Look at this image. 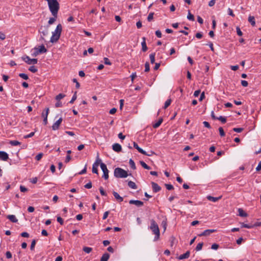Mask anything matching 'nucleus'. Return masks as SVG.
Listing matches in <instances>:
<instances>
[{
	"label": "nucleus",
	"mask_w": 261,
	"mask_h": 261,
	"mask_svg": "<svg viewBox=\"0 0 261 261\" xmlns=\"http://www.w3.org/2000/svg\"><path fill=\"white\" fill-rule=\"evenodd\" d=\"M49 9L52 15L57 17L58 11L60 8V5L57 0H48L47 1Z\"/></svg>",
	"instance_id": "f257e3e1"
},
{
	"label": "nucleus",
	"mask_w": 261,
	"mask_h": 261,
	"mask_svg": "<svg viewBox=\"0 0 261 261\" xmlns=\"http://www.w3.org/2000/svg\"><path fill=\"white\" fill-rule=\"evenodd\" d=\"M149 229L151 230L153 234L155 235L153 241L156 242L158 241L160 239V229L158 224L153 219H151L150 220V226H149Z\"/></svg>",
	"instance_id": "f03ea898"
},
{
	"label": "nucleus",
	"mask_w": 261,
	"mask_h": 261,
	"mask_svg": "<svg viewBox=\"0 0 261 261\" xmlns=\"http://www.w3.org/2000/svg\"><path fill=\"white\" fill-rule=\"evenodd\" d=\"M128 175L126 171L119 167L115 168L114 171V175L116 178H125Z\"/></svg>",
	"instance_id": "7ed1b4c3"
},
{
	"label": "nucleus",
	"mask_w": 261,
	"mask_h": 261,
	"mask_svg": "<svg viewBox=\"0 0 261 261\" xmlns=\"http://www.w3.org/2000/svg\"><path fill=\"white\" fill-rule=\"evenodd\" d=\"M100 165V168L103 173L102 177H103L105 179L107 180L109 178V170L107 169V166L103 163H101Z\"/></svg>",
	"instance_id": "20e7f679"
},
{
	"label": "nucleus",
	"mask_w": 261,
	"mask_h": 261,
	"mask_svg": "<svg viewBox=\"0 0 261 261\" xmlns=\"http://www.w3.org/2000/svg\"><path fill=\"white\" fill-rule=\"evenodd\" d=\"M22 59L28 64H35L37 63V59H30L29 56H25L22 57Z\"/></svg>",
	"instance_id": "39448f33"
},
{
	"label": "nucleus",
	"mask_w": 261,
	"mask_h": 261,
	"mask_svg": "<svg viewBox=\"0 0 261 261\" xmlns=\"http://www.w3.org/2000/svg\"><path fill=\"white\" fill-rule=\"evenodd\" d=\"M101 161L98 158H97L96 162L93 164L92 166V172L94 173L98 174V166L99 162Z\"/></svg>",
	"instance_id": "423d86ee"
},
{
	"label": "nucleus",
	"mask_w": 261,
	"mask_h": 261,
	"mask_svg": "<svg viewBox=\"0 0 261 261\" xmlns=\"http://www.w3.org/2000/svg\"><path fill=\"white\" fill-rule=\"evenodd\" d=\"M62 121V118H60L57 121H56L53 124L52 129L54 130L58 129Z\"/></svg>",
	"instance_id": "0eeeda50"
},
{
	"label": "nucleus",
	"mask_w": 261,
	"mask_h": 261,
	"mask_svg": "<svg viewBox=\"0 0 261 261\" xmlns=\"http://www.w3.org/2000/svg\"><path fill=\"white\" fill-rule=\"evenodd\" d=\"M134 144V147L136 149H137V150L141 153L144 154V155H147V156H149L150 155L147 154V152L144 151V150H143L141 148H140L138 144L136 142H134L133 143Z\"/></svg>",
	"instance_id": "6e6552de"
},
{
	"label": "nucleus",
	"mask_w": 261,
	"mask_h": 261,
	"mask_svg": "<svg viewBox=\"0 0 261 261\" xmlns=\"http://www.w3.org/2000/svg\"><path fill=\"white\" fill-rule=\"evenodd\" d=\"M129 203L130 204H135L138 207H141L143 205V202L138 200H130L129 201Z\"/></svg>",
	"instance_id": "1a4fd4ad"
},
{
	"label": "nucleus",
	"mask_w": 261,
	"mask_h": 261,
	"mask_svg": "<svg viewBox=\"0 0 261 261\" xmlns=\"http://www.w3.org/2000/svg\"><path fill=\"white\" fill-rule=\"evenodd\" d=\"M152 190L154 193L159 192L161 190V188L155 182H151Z\"/></svg>",
	"instance_id": "9d476101"
},
{
	"label": "nucleus",
	"mask_w": 261,
	"mask_h": 261,
	"mask_svg": "<svg viewBox=\"0 0 261 261\" xmlns=\"http://www.w3.org/2000/svg\"><path fill=\"white\" fill-rule=\"evenodd\" d=\"M46 112L45 113H42V116L43 117V123L44 124V125H46L47 123V116H48V113H49V108H46Z\"/></svg>",
	"instance_id": "9b49d317"
},
{
	"label": "nucleus",
	"mask_w": 261,
	"mask_h": 261,
	"mask_svg": "<svg viewBox=\"0 0 261 261\" xmlns=\"http://www.w3.org/2000/svg\"><path fill=\"white\" fill-rule=\"evenodd\" d=\"M216 231L215 229H206L204 230L203 232L198 234V236H207L210 235L211 233L214 232Z\"/></svg>",
	"instance_id": "f8f14e48"
},
{
	"label": "nucleus",
	"mask_w": 261,
	"mask_h": 261,
	"mask_svg": "<svg viewBox=\"0 0 261 261\" xmlns=\"http://www.w3.org/2000/svg\"><path fill=\"white\" fill-rule=\"evenodd\" d=\"M8 154L5 151H0V159L3 161H7L8 159Z\"/></svg>",
	"instance_id": "ddd939ff"
},
{
	"label": "nucleus",
	"mask_w": 261,
	"mask_h": 261,
	"mask_svg": "<svg viewBox=\"0 0 261 261\" xmlns=\"http://www.w3.org/2000/svg\"><path fill=\"white\" fill-rule=\"evenodd\" d=\"M60 35L59 34H55L53 33L52 36L50 38V41L51 43H55L60 38Z\"/></svg>",
	"instance_id": "4468645a"
},
{
	"label": "nucleus",
	"mask_w": 261,
	"mask_h": 261,
	"mask_svg": "<svg viewBox=\"0 0 261 261\" xmlns=\"http://www.w3.org/2000/svg\"><path fill=\"white\" fill-rule=\"evenodd\" d=\"M113 150L116 152H119L121 151V146L118 143H115L112 146Z\"/></svg>",
	"instance_id": "2eb2a0df"
},
{
	"label": "nucleus",
	"mask_w": 261,
	"mask_h": 261,
	"mask_svg": "<svg viewBox=\"0 0 261 261\" xmlns=\"http://www.w3.org/2000/svg\"><path fill=\"white\" fill-rule=\"evenodd\" d=\"M62 30V25L61 24H59L57 25L55 31L53 32V33H54L55 34H59V35L61 36Z\"/></svg>",
	"instance_id": "dca6fc26"
},
{
	"label": "nucleus",
	"mask_w": 261,
	"mask_h": 261,
	"mask_svg": "<svg viewBox=\"0 0 261 261\" xmlns=\"http://www.w3.org/2000/svg\"><path fill=\"white\" fill-rule=\"evenodd\" d=\"M62 30V25L61 24H59L57 25L55 31L53 32V33H54L55 34H59V35L61 36Z\"/></svg>",
	"instance_id": "f3484780"
},
{
	"label": "nucleus",
	"mask_w": 261,
	"mask_h": 261,
	"mask_svg": "<svg viewBox=\"0 0 261 261\" xmlns=\"http://www.w3.org/2000/svg\"><path fill=\"white\" fill-rule=\"evenodd\" d=\"M35 50H37L40 54L45 53L47 51V49L43 45H42L39 47V48L35 47Z\"/></svg>",
	"instance_id": "a211bd4d"
},
{
	"label": "nucleus",
	"mask_w": 261,
	"mask_h": 261,
	"mask_svg": "<svg viewBox=\"0 0 261 261\" xmlns=\"http://www.w3.org/2000/svg\"><path fill=\"white\" fill-rule=\"evenodd\" d=\"M190 255V252L189 251H187L185 253L181 254L180 256L178 257V259L180 260H182L184 259L188 258L189 257Z\"/></svg>",
	"instance_id": "6ab92c4d"
},
{
	"label": "nucleus",
	"mask_w": 261,
	"mask_h": 261,
	"mask_svg": "<svg viewBox=\"0 0 261 261\" xmlns=\"http://www.w3.org/2000/svg\"><path fill=\"white\" fill-rule=\"evenodd\" d=\"M143 41L141 42L142 45V50L143 52H145L147 51L148 48L146 43V38L145 37L142 38Z\"/></svg>",
	"instance_id": "aec40b11"
},
{
	"label": "nucleus",
	"mask_w": 261,
	"mask_h": 261,
	"mask_svg": "<svg viewBox=\"0 0 261 261\" xmlns=\"http://www.w3.org/2000/svg\"><path fill=\"white\" fill-rule=\"evenodd\" d=\"M7 218L12 222L16 223L18 221L17 219L16 218L15 215H9L7 216Z\"/></svg>",
	"instance_id": "412c9836"
},
{
	"label": "nucleus",
	"mask_w": 261,
	"mask_h": 261,
	"mask_svg": "<svg viewBox=\"0 0 261 261\" xmlns=\"http://www.w3.org/2000/svg\"><path fill=\"white\" fill-rule=\"evenodd\" d=\"M113 194L114 195V196L115 197V198L119 202H122L123 201V197H122L121 196H120L119 194L115 192V191H113Z\"/></svg>",
	"instance_id": "4be33fe9"
},
{
	"label": "nucleus",
	"mask_w": 261,
	"mask_h": 261,
	"mask_svg": "<svg viewBox=\"0 0 261 261\" xmlns=\"http://www.w3.org/2000/svg\"><path fill=\"white\" fill-rule=\"evenodd\" d=\"M221 198V196H220V197H213V196H207V199L208 200L213 201V202H216L218 200L220 199Z\"/></svg>",
	"instance_id": "5701e85b"
},
{
	"label": "nucleus",
	"mask_w": 261,
	"mask_h": 261,
	"mask_svg": "<svg viewBox=\"0 0 261 261\" xmlns=\"http://www.w3.org/2000/svg\"><path fill=\"white\" fill-rule=\"evenodd\" d=\"M110 257V255L108 253H104L100 258V261H108Z\"/></svg>",
	"instance_id": "b1692460"
},
{
	"label": "nucleus",
	"mask_w": 261,
	"mask_h": 261,
	"mask_svg": "<svg viewBox=\"0 0 261 261\" xmlns=\"http://www.w3.org/2000/svg\"><path fill=\"white\" fill-rule=\"evenodd\" d=\"M128 186L133 189H137V186H136V184L132 181H129L128 182Z\"/></svg>",
	"instance_id": "393cba45"
},
{
	"label": "nucleus",
	"mask_w": 261,
	"mask_h": 261,
	"mask_svg": "<svg viewBox=\"0 0 261 261\" xmlns=\"http://www.w3.org/2000/svg\"><path fill=\"white\" fill-rule=\"evenodd\" d=\"M162 122H163V119L162 118H160L159 119V120L156 123H155L154 124H153V128H158V127H159L160 125L162 123Z\"/></svg>",
	"instance_id": "a878e982"
},
{
	"label": "nucleus",
	"mask_w": 261,
	"mask_h": 261,
	"mask_svg": "<svg viewBox=\"0 0 261 261\" xmlns=\"http://www.w3.org/2000/svg\"><path fill=\"white\" fill-rule=\"evenodd\" d=\"M40 33L42 34V36H41V38L42 40H44L43 37L47 35L48 34V29L46 28H44V30L40 31Z\"/></svg>",
	"instance_id": "bb28decb"
},
{
	"label": "nucleus",
	"mask_w": 261,
	"mask_h": 261,
	"mask_svg": "<svg viewBox=\"0 0 261 261\" xmlns=\"http://www.w3.org/2000/svg\"><path fill=\"white\" fill-rule=\"evenodd\" d=\"M248 21L252 26H254L255 24V21L254 16H250L248 18Z\"/></svg>",
	"instance_id": "cd10ccee"
},
{
	"label": "nucleus",
	"mask_w": 261,
	"mask_h": 261,
	"mask_svg": "<svg viewBox=\"0 0 261 261\" xmlns=\"http://www.w3.org/2000/svg\"><path fill=\"white\" fill-rule=\"evenodd\" d=\"M140 163L141 165L144 168L147 170H150L151 169L150 167L148 166L144 162L140 161Z\"/></svg>",
	"instance_id": "c85d7f7f"
},
{
	"label": "nucleus",
	"mask_w": 261,
	"mask_h": 261,
	"mask_svg": "<svg viewBox=\"0 0 261 261\" xmlns=\"http://www.w3.org/2000/svg\"><path fill=\"white\" fill-rule=\"evenodd\" d=\"M238 212L239 213V216L241 217H246L247 216V213L244 212V211L242 208H239Z\"/></svg>",
	"instance_id": "c756f323"
},
{
	"label": "nucleus",
	"mask_w": 261,
	"mask_h": 261,
	"mask_svg": "<svg viewBox=\"0 0 261 261\" xmlns=\"http://www.w3.org/2000/svg\"><path fill=\"white\" fill-rule=\"evenodd\" d=\"M150 62L151 64H154L155 62V53H152L149 55Z\"/></svg>",
	"instance_id": "7c9ffc66"
},
{
	"label": "nucleus",
	"mask_w": 261,
	"mask_h": 261,
	"mask_svg": "<svg viewBox=\"0 0 261 261\" xmlns=\"http://www.w3.org/2000/svg\"><path fill=\"white\" fill-rule=\"evenodd\" d=\"M129 164L130 167L133 169H134V170L136 169V167L135 163L132 159L129 160Z\"/></svg>",
	"instance_id": "2f4dec72"
},
{
	"label": "nucleus",
	"mask_w": 261,
	"mask_h": 261,
	"mask_svg": "<svg viewBox=\"0 0 261 261\" xmlns=\"http://www.w3.org/2000/svg\"><path fill=\"white\" fill-rule=\"evenodd\" d=\"M9 143L12 146H17L20 144V142L16 140L10 141Z\"/></svg>",
	"instance_id": "473e14b6"
},
{
	"label": "nucleus",
	"mask_w": 261,
	"mask_h": 261,
	"mask_svg": "<svg viewBox=\"0 0 261 261\" xmlns=\"http://www.w3.org/2000/svg\"><path fill=\"white\" fill-rule=\"evenodd\" d=\"M83 250L85 252L87 253H89L92 251V248L89 247H84Z\"/></svg>",
	"instance_id": "72a5a7b5"
},
{
	"label": "nucleus",
	"mask_w": 261,
	"mask_h": 261,
	"mask_svg": "<svg viewBox=\"0 0 261 261\" xmlns=\"http://www.w3.org/2000/svg\"><path fill=\"white\" fill-rule=\"evenodd\" d=\"M65 96V94L60 93L56 96V99L57 101H60L61 99L63 98Z\"/></svg>",
	"instance_id": "f704fd0d"
},
{
	"label": "nucleus",
	"mask_w": 261,
	"mask_h": 261,
	"mask_svg": "<svg viewBox=\"0 0 261 261\" xmlns=\"http://www.w3.org/2000/svg\"><path fill=\"white\" fill-rule=\"evenodd\" d=\"M203 245V243H198L197 244L196 248H195V250L197 251H200V250L202 249Z\"/></svg>",
	"instance_id": "c9c22d12"
},
{
	"label": "nucleus",
	"mask_w": 261,
	"mask_h": 261,
	"mask_svg": "<svg viewBox=\"0 0 261 261\" xmlns=\"http://www.w3.org/2000/svg\"><path fill=\"white\" fill-rule=\"evenodd\" d=\"M187 18L190 20H191V21H194V16L193 14H192L191 13H190V11H189V12H188V15L187 16Z\"/></svg>",
	"instance_id": "e433bc0d"
},
{
	"label": "nucleus",
	"mask_w": 261,
	"mask_h": 261,
	"mask_svg": "<svg viewBox=\"0 0 261 261\" xmlns=\"http://www.w3.org/2000/svg\"><path fill=\"white\" fill-rule=\"evenodd\" d=\"M29 70L33 73H35L38 70L37 68L35 66H30Z\"/></svg>",
	"instance_id": "4c0bfd02"
},
{
	"label": "nucleus",
	"mask_w": 261,
	"mask_h": 261,
	"mask_svg": "<svg viewBox=\"0 0 261 261\" xmlns=\"http://www.w3.org/2000/svg\"><path fill=\"white\" fill-rule=\"evenodd\" d=\"M171 102V100L170 99H167L165 102L164 108L166 109L167 107H168L170 105Z\"/></svg>",
	"instance_id": "58836bf2"
},
{
	"label": "nucleus",
	"mask_w": 261,
	"mask_h": 261,
	"mask_svg": "<svg viewBox=\"0 0 261 261\" xmlns=\"http://www.w3.org/2000/svg\"><path fill=\"white\" fill-rule=\"evenodd\" d=\"M217 119L221 121V122L222 123H225L226 122V117H223V116H220L219 117H217Z\"/></svg>",
	"instance_id": "ea45409f"
},
{
	"label": "nucleus",
	"mask_w": 261,
	"mask_h": 261,
	"mask_svg": "<svg viewBox=\"0 0 261 261\" xmlns=\"http://www.w3.org/2000/svg\"><path fill=\"white\" fill-rule=\"evenodd\" d=\"M153 15H154L153 12H150L148 14V17H147V20L148 21H151V20H152V19H153Z\"/></svg>",
	"instance_id": "a19ab883"
},
{
	"label": "nucleus",
	"mask_w": 261,
	"mask_h": 261,
	"mask_svg": "<svg viewBox=\"0 0 261 261\" xmlns=\"http://www.w3.org/2000/svg\"><path fill=\"white\" fill-rule=\"evenodd\" d=\"M19 76L25 80H27L29 79L28 75L23 73H19Z\"/></svg>",
	"instance_id": "79ce46f5"
},
{
	"label": "nucleus",
	"mask_w": 261,
	"mask_h": 261,
	"mask_svg": "<svg viewBox=\"0 0 261 261\" xmlns=\"http://www.w3.org/2000/svg\"><path fill=\"white\" fill-rule=\"evenodd\" d=\"M77 98V96H76V92H75L74 95H73L71 100L69 101V103H73L74 102V101L76 100Z\"/></svg>",
	"instance_id": "37998d69"
},
{
	"label": "nucleus",
	"mask_w": 261,
	"mask_h": 261,
	"mask_svg": "<svg viewBox=\"0 0 261 261\" xmlns=\"http://www.w3.org/2000/svg\"><path fill=\"white\" fill-rule=\"evenodd\" d=\"M150 70L149 64L146 62L145 64V72H148Z\"/></svg>",
	"instance_id": "c03bdc74"
},
{
	"label": "nucleus",
	"mask_w": 261,
	"mask_h": 261,
	"mask_svg": "<svg viewBox=\"0 0 261 261\" xmlns=\"http://www.w3.org/2000/svg\"><path fill=\"white\" fill-rule=\"evenodd\" d=\"M103 60L105 64L108 65H111L112 64L111 62L108 58L105 57L104 58Z\"/></svg>",
	"instance_id": "a18cd8bd"
},
{
	"label": "nucleus",
	"mask_w": 261,
	"mask_h": 261,
	"mask_svg": "<svg viewBox=\"0 0 261 261\" xmlns=\"http://www.w3.org/2000/svg\"><path fill=\"white\" fill-rule=\"evenodd\" d=\"M165 186L166 188H167V189L168 190H171L174 189L173 186L171 184H166L165 185Z\"/></svg>",
	"instance_id": "49530a36"
},
{
	"label": "nucleus",
	"mask_w": 261,
	"mask_h": 261,
	"mask_svg": "<svg viewBox=\"0 0 261 261\" xmlns=\"http://www.w3.org/2000/svg\"><path fill=\"white\" fill-rule=\"evenodd\" d=\"M228 14L233 17L235 16L232 10L229 8L228 9Z\"/></svg>",
	"instance_id": "de8ad7c7"
},
{
	"label": "nucleus",
	"mask_w": 261,
	"mask_h": 261,
	"mask_svg": "<svg viewBox=\"0 0 261 261\" xmlns=\"http://www.w3.org/2000/svg\"><path fill=\"white\" fill-rule=\"evenodd\" d=\"M219 133H220V135L221 136V137H223L225 136V133L224 132V130L223 129V128L222 127H220L219 128Z\"/></svg>",
	"instance_id": "09e8293b"
},
{
	"label": "nucleus",
	"mask_w": 261,
	"mask_h": 261,
	"mask_svg": "<svg viewBox=\"0 0 261 261\" xmlns=\"http://www.w3.org/2000/svg\"><path fill=\"white\" fill-rule=\"evenodd\" d=\"M36 245V241L35 240H33L32 241L30 249L31 250H34L35 248V246Z\"/></svg>",
	"instance_id": "8fccbe9b"
},
{
	"label": "nucleus",
	"mask_w": 261,
	"mask_h": 261,
	"mask_svg": "<svg viewBox=\"0 0 261 261\" xmlns=\"http://www.w3.org/2000/svg\"><path fill=\"white\" fill-rule=\"evenodd\" d=\"M56 17H55L50 18L48 22V24H52L53 23H54V22L56 21Z\"/></svg>",
	"instance_id": "3c124183"
},
{
	"label": "nucleus",
	"mask_w": 261,
	"mask_h": 261,
	"mask_svg": "<svg viewBox=\"0 0 261 261\" xmlns=\"http://www.w3.org/2000/svg\"><path fill=\"white\" fill-rule=\"evenodd\" d=\"M236 30H237V34L239 36H242L243 35V33H242L240 28L238 27H237Z\"/></svg>",
	"instance_id": "603ef678"
},
{
	"label": "nucleus",
	"mask_w": 261,
	"mask_h": 261,
	"mask_svg": "<svg viewBox=\"0 0 261 261\" xmlns=\"http://www.w3.org/2000/svg\"><path fill=\"white\" fill-rule=\"evenodd\" d=\"M243 128H233V130L237 133H241L243 131Z\"/></svg>",
	"instance_id": "864d4df0"
},
{
	"label": "nucleus",
	"mask_w": 261,
	"mask_h": 261,
	"mask_svg": "<svg viewBox=\"0 0 261 261\" xmlns=\"http://www.w3.org/2000/svg\"><path fill=\"white\" fill-rule=\"evenodd\" d=\"M34 134H35L34 132H31L29 134L24 136V138L27 139V138L32 137L33 136H34Z\"/></svg>",
	"instance_id": "5fc2aeb1"
},
{
	"label": "nucleus",
	"mask_w": 261,
	"mask_h": 261,
	"mask_svg": "<svg viewBox=\"0 0 261 261\" xmlns=\"http://www.w3.org/2000/svg\"><path fill=\"white\" fill-rule=\"evenodd\" d=\"M43 154L42 153L38 154L36 157L35 159L37 161H39L42 157Z\"/></svg>",
	"instance_id": "6e6d98bb"
},
{
	"label": "nucleus",
	"mask_w": 261,
	"mask_h": 261,
	"mask_svg": "<svg viewBox=\"0 0 261 261\" xmlns=\"http://www.w3.org/2000/svg\"><path fill=\"white\" fill-rule=\"evenodd\" d=\"M57 220L61 225H63V223H64L63 220V219L61 217H58L57 219Z\"/></svg>",
	"instance_id": "4d7b16f0"
},
{
	"label": "nucleus",
	"mask_w": 261,
	"mask_h": 261,
	"mask_svg": "<svg viewBox=\"0 0 261 261\" xmlns=\"http://www.w3.org/2000/svg\"><path fill=\"white\" fill-rule=\"evenodd\" d=\"M99 191H100V193L101 195H103V196H106L107 195V194H106V192H105V191H104V190H103L102 187H100Z\"/></svg>",
	"instance_id": "13d9d810"
},
{
	"label": "nucleus",
	"mask_w": 261,
	"mask_h": 261,
	"mask_svg": "<svg viewBox=\"0 0 261 261\" xmlns=\"http://www.w3.org/2000/svg\"><path fill=\"white\" fill-rule=\"evenodd\" d=\"M72 81H73V82L74 83H75V84H76L75 87H76V88L77 89L79 88L80 87V83L76 80V79H73Z\"/></svg>",
	"instance_id": "bf43d9fd"
},
{
	"label": "nucleus",
	"mask_w": 261,
	"mask_h": 261,
	"mask_svg": "<svg viewBox=\"0 0 261 261\" xmlns=\"http://www.w3.org/2000/svg\"><path fill=\"white\" fill-rule=\"evenodd\" d=\"M219 248V245L216 243L212 245L211 248L214 250H217Z\"/></svg>",
	"instance_id": "052dcab7"
},
{
	"label": "nucleus",
	"mask_w": 261,
	"mask_h": 261,
	"mask_svg": "<svg viewBox=\"0 0 261 261\" xmlns=\"http://www.w3.org/2000/svg\"><path fill=\"white\" fill-rule=\"evenodd\" d=\"M155 35L158 38L162 37V33L160 30H157L155 31Z\"/></svg>",
	"instance_id": "680f3d73"
},
{
	"label": "nucleus",
	"mask_w": 261,
	"mask_h": 261,
	"mask_svg": "<svg viewBox=\"0 0 261 261\" xmlns=\"http://www.w3.org/2000/svg\"><path fill=\"white\" fill-rule=\"evenodd\" d=\"M20 190L21 192H25L28 191V189L25 187H24L23 186H20Z\"/></svg>",
	"instance_id": "e2e57ef3"
},
{
	"label": "nucleus",
	"mask_w": 261,
	"mask_h": 261,
	"mask_svg": "<svg viewBox=\"0 0 261 261\" xmlns=\"http://www.w3.org/2000/svg\"><path fill=\"white\" fill-rule=\"evenodd\" d=\"M21 236L24 238H29V234L27 232H23L20 234Z\"/></svg>",
	"instance_id": "0e129e2a"
},
{
	"label": "nucleus",
	"mask_w": 261,
	"mask_h": 261,
	"mask_svg": "<svg viewBox=\"0 0 261 261\" xmlns=\"http://www.w3.org/2000/svg\"><path fill=\"white\" fill-rule=\"evenodd\" d=\"M85 188L87 189H90L92 188V185L91 182H89L84 186Z\"/></svg>",
	"instance_id": "69168bd1"
},
{
	"label": "nucleus",
	"mask_w": 261,
	"mask_h": 261,
	"mask_svg": "<svg viewBox=\"0 0 261 261\" xmlns=\"http://www.w3.org/2000/svg\"><path fill=\"white\" fill-rule=\"evenodd\" d=\"M195 37L198 39H201L202 37V34L201 32L197 33L195 35Z\"/></svg>",
	"instance_id": "338daca9"
},
{
	"label": "nucleus",
	"mask_w": 261,
	"mask_h": 261,
	"mask_svg": "<svg viewBox=\"0 0 261 261\" xmlns=\"http://www.w3.org/2000/svg\"><path fill=\"white\" fill-rule=\"evenodd\" d=\"M261 170V161L259 162L256 168V171H259Z\"/></svg>",
	"instance_id": "774afa93"
}]
</instances>
